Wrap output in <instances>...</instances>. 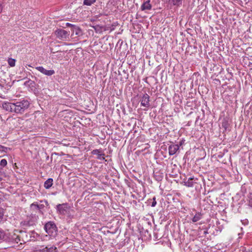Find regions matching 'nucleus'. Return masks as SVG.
<instances>
[{
	"mask_svg": "<svg viewBox=\"0 0 252 252\" xmlns=\"http://www.w3.org/2000/svg\"><path fill=\"white\" fill-rule=\"evenodd\" d=\"M19 234H16L14 233L12 235L11 239L16 243H19L20 244L29 241H35L39 236V234L34 230L28 232L22 230L19 231Z\"/></svg>",
	"mask_w": 252,
	"mask_h": 252,
	"instance_id": "nucleus-1",
	"label": "nucleus"
},
{
	"mask_svg": "<svg viewBox=\"0 0 252 252\" xmlns=\"http://www.w3.org/2000/svg\"><path fill=\"white\" fill-rule=\"evenodd\" d=\"M15 113L17 114H22L27 110L29 106L30 102L27 100L23 99L21 100L14 102Z\"/></svg>",
	"mask_w": 252,
	"mask_h": 252,
	"instance_id": "nucleus-2",
	"label": "nucleus"
},
{
	"mask_svg": "<svg viewBox=\"0 0 252 252\" xmlns=\"http://www.w3.org/2000/svg\"><path fill=\"white\" fill-rule=\"evenodd\" d=\"M38 216L35 215H31L20 222V226L23 229H26L29 227L34 226L37 222Z\"/></svg>",
	"mask_w": 252,
	"mask_h": 252,
	"instance_id": "nucleus-3",
	"label": "nucleus"
},
{
	"mask_svg": "<svg viewBox=\"0 0 252 252\" xmlns=\"http://www.w3.org/2000/svg\"><path fill=\"white\" fill-rule=\"evenodd\" d=\"M44 228L46 232L50 236L55 237L57 235L58 228L53 221H49L46 223Z\"/></svg>",
	"mask_w": 252,
	"mask_h": 252,
	"instance_id": "nucleus-4",
	"label": "nucleus"
},
{
	"mask_svg": "<svg viewBox=\"0 0 252 252\" xmlns=\"http://www.w3.org/2000/svg\"><path fill=\"white\" fill-rule=\"evenodd\" d=\"M70 207L67 203L59 204L56 206V210L57 212L61 215H65Z\"/></svg>",
	"mask_w": 252,
	"mask_h": 252,
	"instance_id": "nucleus-5",
	"label": "nucleus"
},
{
	"mask_svg": "<svg viewBox=\"0 0 252 252\" xmlns=\"http://www.w3.org/2000/svg\"><path fill=\"white\" fill-rule=\"evenodd\" d=\"M55 34L60 39L64 40L67 38L69 36L68 32L62 29H57L55 32Z\"/></svg>",
	"mask_w": 252,
	"mask_h": 252,
	"instance_id": "nucleus-6",
	"label": "nucleus"
},
{
	"mask_svg": "<svg viewBox=\"0 0 252 252\" xmlns=\"http://www.w3.org/2000/svg\"><path fill=\"white\" fill-rule=\"evenodd\" d=\"M140 102L141 106L146 108H149L150 107V96L146 93L144 94L140 99ZM144 110L146 111L147 109H144Z\"/></svg>",
	"mask_w": 252,
	"mask_h": 252,
	"instance_id": "nucleus-7",
	"label": "nucleus"
},
{
	"mask_svg": "<svg viewBox=\"0 0 252 252\" xmlns=\"http://www.w3.org/2000/svg\"><path fill=\"white\" fill-rule=\"evenodd\" d=\"M14 103L5 102H3L2 104V107L3 109L9 112L15 113V108H14Z\"/></svg>",
	"mask_w": 252,
	"mask_h": 252,
	"instance_id": "nucleus-8",
	"label": "nucleus"
},
{
	"mask_svg": "<svg viewBox=\"0 0 252 252\" xmlns=\"http://www.w3.org/2000/svg\"><path fill=\"white\" fill-rule=\"evenodd\" d=\"M39 204L38 203V212L41 215L44 214V208L45 207L49 208V204L48 203L47 200H41L39 201Z\"/></svg>",
	"mask_w": 252,
	"mask_h": 252,
	"instance_id": "nucleus-9",
	"label": "nucleus"
},
{
	"mask_svg": "<svg viewBox=\"0 0 252 252\" xmlns=\"http://www.w3.org/2000/svg\"><path fill=\"white\" fill-rule=\"evenodd\" d=\"M35 69L44 75L47 76H51L55 73V71L54 70H47L42 66H37L35 67Z\"/></svg>",
	"mask_w": 252,
	"mask_h": 252,
	"instance_id": "nucleus-10",
	"label": "nucleus"
},
{
	"mask_svg": "<svg viewBox=\"0 0 252 252\" xmlns=\"http://www.w3.org/2000/svg\"><path fill=\"white\" fill-rule=\"evenodd\" d=\"M39 252H58L57 248L55 246L50 247L41 246L39 250Z\"/></svg>",
	"mask_w": 252,
	"mask_h": 252,
	"instance_id": "nucleus-11",
	"label": "nucleus"
},
{
	"mask_svg": "<svg viewBox=\"0 0 252 252\" xmlns=\"http://www.w3.org/2000/svg\"><path fill=\"white\" fill-rule=\"evenodd\" d=\"M92 154L93 155H96L97 156V158L100 160H104L105 159V154L104 153H101V149H95L92 151Z\"/></svg>",
	"mask_w": 252,
	"mask_h": 252,
	"instance_id": "nucleus-12",
	"label": "nucleus"
},
{
	"mask_svg": "<svg viewBox=\"0 0 252 252\" xmlns=\"http://www.w3.org/2000/svg\"><path fill=\"white\" fill-rule=\"evenodd\" d=\"M179 149V145L178 144L171 145L169 146L168 151L169 155H173L175 154Z\"/></svg>",
	"mask_w": 252,
	"mask_h": 252,
	"instance_id": "nucleus-13",
	"label": "nucleus"
},
{
	"mask_svg": "<svg viewBox=\"0 0 252 252\" xmlns=\"http://www.w3.org/2000/svg\"><path fill=\"white\" fill-rule=\"evenodd\" d=\"M150 0H147L144 2L141 6V9L142 11L148 10H150L152 9V5L150 3Z\"/></svg>",
	"mask_w": 252,
	"mask_h": 252,
	"instance_id": "nucleus-14",
	"label": "nucleus"
},
{
	"mask_svg": "<svg viewBox=\"0 0 252 252\" xmlns=\"http://www.w3.org/2000/svg\"><path fill=\"white\" fill-rule=\"evenodd\" d=\"M53 184V179L52 178L48 179L44 184V187L46 189H49Z\"/></svg>",
	"mask_w": 252,
	"mask_h": 252,
	"instance_id": "nucleus-15",
	"label": "nucleus"
},
{
	"mask_svg": "<svg viewBox=\"0 0 252 252\" xmlns=\"http://www.w3.org/2000/svg\"><path fill=\"white\" fill-rule=\"evenodd\" d=\"M72 32L75 33L76 35H82V31L81 29L77 27L76 26H73V28L71 29Z\"/></svg>",
	"mask_w": 252,
	"mask_h": 252,
	"instance_id": "nucleus-16",
	"label": "nucleus"
},
{
	"mask_svg": "<svg viewBox=\"0 0 252 252\" xmlns=\"http://www.w3.org/2000/svg\"><path fill=\"white\" fill-rule=\"evenodd\" d=\"M171 3L174 6L179 7L182 5L184 0H169Z\"/></svg>",
	"mask_w": 252,
	"mask_h": 252,
	"instance_id": "nucleus-17",
	"label": "nucleus"
},
{
	"mask_svg": "<svg viewBox=\"0 0 252 252\" xmlns=\"http://www.w3.org/2000/svg\"><path fill=\"white\" fill-rule=\"evenodd\" d=\"M193 180V178H189L187 181L184 182L185 186L188 187H192L194 185Z\"/></svg>",
	"mask_w": 252,
	"mask_h": 252,
	"instance_id": "nucleus-18",
	"label": "nucleus"
},
{
	"mask_svg": "<svg viewBox=\"0 0 252 252\" xmlns=\"http://www.w3.org/2000/svg\"><path fill=\"white\" fill-rule=\"evenodd\" d=\"M93 28L96 32L99 33H101L102 31L104 30V29H105L104 27L100 26L98 25L94 26H93Z\"/></svg>",
	"mask_w": 252,
	"mask_h": 252,
	"instance_id": "nucleus-19",
	"label": "nucleus"
},
{
	"mask_svg": "<svg viewBox=\"0 0 252 252\" xmlns=\"http://www.w3.org/2000/svg\"><path fill=\"white\" fill-rule=\"evenodd\" d=\"M118 24L117 23H114L110 26H108L106 27H105V29H104V31L110 30V32H112L115 30L116 27L118 26Z\"/></svg>",
	"mask_w": 252,
	"mask_h": 252,
	"instance_id": "nucleus-20",
	"label": "nucleus"
},
{
	"mask_svg": "<svg viewBox=\"0 0 252 252\" xmlns=\"http://www.w3.org/2000/svg\"><path fill=\"white\" fill-rule=\"evenodd\" d=\"M154 177L157 181H161L163 179V175L159 172H156L154 173Z\"/></svg>",
	"mask_w": 252,
	"mask_h": 252,
	"instance_id": "nucleus-21",
	"label": "nucleus"
},
{
	"mask_svg": "<svg viewBox=\"0 0 252 252\" xmlns=\"http://www.w3.org/2000/svg\"><path fill=\"white\" fill-rule=\"evenodd\" d=\"M202 218V214L200 213H196L193 218L192 219V221L193 222H197L199 220Z\"/></svg>",
	"mask_w": 252,
	"mask_h": 252,
	"instance_id": "nucleus-22",
	"label": "nucleus"
},
{
	"mask_svg": "<svg viewBox=\"0 0 252 252\" xmlns=\"http://www.w3.org/2000/svg\"><path fill=\"white\" fill-rule=\"evenodd\" d=\"M7 238L8 237L4 232L2 229H0V240L7 241Z\"/></svg>",
	"mask_w": 252,
	"mask_h": 252,
	"instance_id": "nucleus-23",
	"label": "nucleus"
},
{
	"mask_svg": "<svg viewBox=\"0 0 252 252\" xmlns=\"http://www.w3.org/2000/svg\"><path fill=\"white\" fill-rule=\"evenodd\" d=\"M96 1V0H84L83 4L91 6Z\"/></svg>",
	"mask_w": 252,
	"mask_h": 252,
	"instance_id": "nucleus-24",
	"label": "nucleus"
},
{
	"mask_svg": "<svg viewBox=\"0 0 252 252\" xmlns=\"http://www.w3.org/2000/svg\"><path fill=\"white\" fill-rule=\"evenodd\" d=\"M31 209L33 210H38V202H34L30 205Z\"/></svg>",
	"mask_w": 252,
	"mask_h": 252,
	"instance_id": "nucleus-25",
	"label": "nucleus"
},
{
	"mask_svg": "<svg viewBox=\"0 0 252 252\" xmlns=\"http://www.w3.org/2000/svg\"><path fill=\"white\" fill-rule=\"evenodd\" d=\"M15 62L16 60L12 58H8L7 60L8 63L11 67H13L15 66Z\"/></svg>",
	"mask_w": 252,
	"mask_h": 252,
	"instance_id": "nucleus-26",
	"label": "nucleus"
},
{
	"mask_svg": "<svg viewBox=\"0 0 252 252\" xmlns=\"http://www.w3.org/2000/svg\"><path fill=\"white\" fill-rule=\"evenodd\" d=\"M72 212H74L73 210L71 209V208H69V210L67 211V213H65V215L67 216V218L69 219H72L73 217V215L72 214Z\"/></svg>",
	"mask_w": 252,
	"mask_h": 252,
	"instance_id": "nucleus-27",
	"label": "nucleus"
},
{
	"mask_svg": "<svg viewBox=\"0 0 252 252\" xmlns=\"http://www.w3.org/2000/svg\"><path fill=\"white\" fill-rule=\"evenodd\" d=\"M229 126V124L228 123V122L227 121H223L222 123V126L223 127L225 130L228 128Z\"/></svg>",
	"mask_w": 252,
	"mask_h": 252,
	"instance_id": "nucleus-28",
	"label": "nucleus"
},
{
	"mask_svg": "<svg viewBox=\"0 0 252 252\" xmlns=\"http://www.w3.org/2000/svg\"><path fill=\"white\" fill-rule=\"evenodd\" d=\"M7 160L5 159H2L0 161V165L2 167H5L7 165Z\"/></svg>",
	"mask_w": 252,
	"mask_h": 252,
	"instance_id": "nucleus-29",
	"label": "nucleus"
},
{
	"mask_svg": "<svg viewBox=\"0 0 252 252\" xmlns=\"http://www.w3.org/2000/svg\"><path fill=\"white\" fill-rule=\"evenodd\" d=\"M3 209L2 208H0V222H1L3 220Z\"/></svg>",
	"mask_w": 252,
	"mask_h": 252,
	"instance_id": "nucleus-30",
	"label": "nucleus"
},
{
	"mask_svg": "<svg viewBox=\"0 0 252 252\" xmlns=\"http://www.w3.org/2000/svg\"><path fill=\"white\" fill-rule=\"evenodd\" d=\"M34 82L30 79H29L28 81H26L24 83V85L25 86H32V85L34 84Z\"/></svg>",
	"mask_w": 252,
	"mask_h": 252,
	"instance_id": "nucleus-31",
	"label": "nucleus"
},
{
	"mask_svg": "<svg viewBox=\"0 0 252 252\" xmlns=\"http://www.w3.org/2000/svg\"><path fill=\"white\" fill-rule=\"evenodd\" d=\"M7 148L0 145V152H6Z\"/></svg>",
	"mask_w": 252,
	"mask_h": 252,
	"instance_id": "nucleus-32",
	"label": "nucleus"
},
{
	"mask_svg": "<svg viewBox=\"0 0 252 252\" xmlns=\"http://www.w3.org/2000/svg\"><path fill=\"white\" fill-rule=\"evenodd\" d=\"M153 202H152V205H151V206L152 207H155L156 204H157V201L156 200V197H154L153 198Z\"/></svg>",
	"mask_w": 252,
	"mask_h": 252,
	"instance_id": "nucleus-33",
	"label": "nucleus"
},
{
	"mask_svg": "<svg viewBox=\"0 0 252 252\" xmlns=\"http://www.w3.org/2000/svg\"><path fill=\"white\" fill-rule=\"evenodd\" d=\"M3 3V2L2 1L0 0V13L2 12V10Z\"/></svg>",
	"mask_w": 252,
	"mask_h": 252,
	"instance_id": "nucleus-34",
	"label": "nucleus"
},
{
	"mask_svg": "<svg viewBox=\"0 0 252 252\" xmlns=\"http://www.w3.org/2000/svg\"><path fill=\"white\" fill-rule=\"evenodd\" d=\"M66 26L67 27H71L72 29H73V26H75V25H72L70 23H66Z\"/></svg>",
	"mask_w": 252,
	"mask_h": 252,
	"instance_id": "nucleus-35",
	"label": "nucleus"
},
{
	"mask_svg": "<svg viewBox=\"0 0 252 252\" xmlns=\"http://www.w3.org/2000/svg\"><path fill=\"white\" fill-rule=\"evenodd\" d=\"M184 142H185L184 140H182L181 141H180L179 142V144H178L179 145V147L180 146L182 145L184 143Z\"/></svg>",
	"mask_w": 252,
	"mask_h": 252,
	"instance_id": "nucleus-36",
	"label": "nucleus"
},
{
	"mask_svg": "<svg viewBox=\"0 0 252 252\" xmlns=\"http://www.w3.org/2000/svg\"><path fill=\"white\" fill-rule=\"evenodd\" d=\"M55 154V155H57V154L56 153H52V155H51V158H50V159H51V162L52 161V160H53V155Z\"/></svg>",
	"mask_w": 252,
	"mask_h": 252,
	"instance_id": "nucleus-37",
	"label": "nucleus"
},
{
	"mask_svg": "<svg viewBox=\"0 0 252 252\" xmlns=\"http://www.w3.org/2000/svg\"><path fill=\"white\" fill-rule=\"evenodd\" d=\"M203 233H204V235H206L208 233V229L207 228H205V230H204Z\"/></svg>",
	"mask_w": 252,
	"mask_h": 252,
	"instance_id": "nucleus-38",
	"label": "nucleus"
},
{
	"mask_svg": "<svg viewBox=\"0 0 252 252\" xmlns=\"http://www.w3.org/2000/svg\"><path fill=\"white\" fill-rule=\"evenodd\" d=\"M49 159V156H47L46 157V160H48Z\"/></svg>",
	"mask_w": 252,
	"mask_h": 252,
	"instance_id": "nucleus-39",
	"label": "nucleus"
}]
</instances>
